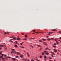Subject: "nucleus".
I'll list each match as a JSON object with an SVG mask.
<instances>
[{"instance_id":"1","label":"nucleus","mask_w":61,"mask_h":61,"mask_svg":"<svg viewBox=\"0 0 61 61\" xmlns=\"http://www.w3.org/2000/svg\"><path fill=\"white\" fill-rule=\"evenodd\" d=\"M44 53L46 54V55H48L49 54V53L47 52V51H44Z\"/></svg>"},{"instance_id":"2","label":"nucleus","mask_w":61,"mask_h":61,"mask_svg":"<svg viewBox=\"0 0 61 61\" xmlns=\"http://www.w3.org/2000/svg\"><path fill=\"white\" fill-rule=\"evenodd\" d=\"M22 60H24L25 61H27V60H28V59H22Z\"/></svg>"},{"instance_id":"3","label":"nucleus","mask_w":61,"mask_h":61,"mask_svg":"<svg viewBox=\"0 0 61 61\" xmlns=\"http://www.w3.org/2000/svg\"><path fill=\"white\" fill-rule=\"evenodd\" d=\"M53 50L54 51V52H55V53H56V52H57V50H56V49H54Z\"/></svg>"},{"instance_id":"4","label":"nucleus","mask_w":61,"mask_h":61,"mask_svg":"<svg viewBox=\"0 0 61 61\" xmlns=\"http://www.w3.org/2000/svg\"><path fill=\"white\" fill-rule=\"evenodd\" d=\"M12 60H13V61H15L16 60V59L15 58H13L12 59Z\"/></svg>"},{"instance_id":"5","label":"nucleus","mask_w":61,"mask_h":61,"mask_svg":"<svg viewBox=\"0 0 61 61\" xmlns=\"http://www.w3.org/2000/svg\"><path fill=\"white\" fill-rule=\"evenodd\" d=\"M44 44L45 45V46H47V44L45 42H43Z\"/></svg>"},{"instance_id":"6","label":"nucleus","mask_w":61,"mask_h":61,"mask_svg":"<svg viewBox=\"0 0 61 61\" xmlns=\"http://www.w3.org/2000/svg\"><path fill=\"white\" fill-rule=\"evenodd\" d=\"M16 53H17V54H18L19 55H20V53H19V52H16Z\"/></svg>"},{"instance_id":"7","label":"nucleus","mask_w":61,"mask_h":61,"mask_svg":"<svg viewBox=\"0 0 61 61\" xmlns=\"http://www.w3.org/2000/svg\"><path fill=\"white\" fill-rule=\"evenodd\" d=\"M37 46H38V47H41V46L40 45H37Z\"/></svg>"},{"instance_id":"8","label":"nucleus","mask_w":61,"mask_h":61,"mask_svg":"<svg viewBox=\"0 0 61 61\" xmlns=\"http://www.w3.org/2000/svg\"><path fill=\"white\" fill-rule=\"evenodd\" d=\"M42 40H43V41H46V40L44 39H42Z\"/></svg>"},{"instance_id":"9","label":"nucleus","mask_w":61,"mask_h":61,"mask_svg":"<svg viewBox=\"0 0 61 61\" xmlns=\"http://www.w3.org/2000/svg\"><path fill=\"white\" fill-rule=\"evenodd\" d=\"M13 53H16V51H13V52H11V54H12Z\"/></svg>"},{"instance_id":"10","label":"nucleus","mask_w":61,"mask_h":61,"mask_svg":"<svg viewBox=\"0 0 61 61\" xmlns=\"http://www.w3.org/2000/svg\"><path fill=\"white\" fill-rule=\"evenodd\" d=\"M27 55L28 56H30V55L29 54V53H27Z\"/></svg>"},{"instance_id":"11","label":"nucleus","mask_w":61,"mask_h":61,"mask_svg":"<svg viewBox=\"0 0 61 61\" xmlns=\"http://www.w3.org/2000/svg\"><path fill=\"white\" fill-rule=\"evenodd\" d=\"M20 57L22 58L23 57V55H21L20 56Z\"/></svg>"},{"instance_id":"12","label":"nucleus","mask_w":61,"mask_h":61,"mask_svg":"<svg viewBox=\"0 0 61 61\" xmlns=\"http://www.w3.org/2000/svg\"><path fill=\"white\" fill-rule=\"evenodd\" d=\"M39 42H43V41H41L40 40L39 41Z\"/></svg>"},{"instance_id":"13","label":"nucleus","mask_w":61,"mask_h":61,"mask_svg":"<svg viewBox=\"0 0 61 61\" xmlns=\"http://www.w3.org/2000/svg\"><path fill=\"white\" fill-rule=\"evenodd\" d=\"M9 33H8V32H7H7H5V34H9Z\"/></svg>"},{"instance_id":"14","label":"nucleus","mask_w":61,"mask_h":61,"mask_svg":"<svg viewBox=\"0 0 61 61\" xmlns=\"http://www.w3.org/2000/svg\"><path fill=\"white\" fill-rule=\"evenodd\" d=\"M20 39L19 38H18L17 39V40H20Z\"/></svg>"},{"instance_id":"15","label":"nucleus","mask_w":61,"mask_h":61,"mask_svg":"<svg viewBox=\"0 0 61 61\" xmlns=\"http://www.w3.org/2000/svg\"><path fill=\"white\" fill-rule=\"evenodd\" d=\"M48 58L49 59H52V58H51V57H48Z\"/></svg>"},{"instance_id":"16","label":"nucleus","mask_w":61,"mask_h":61,"mask_svg":"<svg viewBox=\"0 0 61 61\" xmlns=\"http://www.w3.org/2000/svg\"><path fill=\"white\" fill-rule=\"evenodd\" d=\"M15 46L16 47H18V46L16 45H15Z\"/></svg>"},{"instance_id":"17","label":"nucleus","mask_w":61,"mask_h":61,"mask_svg":"<svg viewBox=\"0 0 61 61\" xmlns=\"http://www.w3.org/2000/svg\"><path fill=\"white\" fill-rule=\"evenodd\" d=\"M5 58H2V60H3V61H5Z\"/></svg>"},{"instance_id":"18","label":"nucleus","mask_w":61,"mask_h":61,"mask_svg":"<svg viewBox=\"0 0 61 61\" xmlns=\"http://www.w3.org/2000/svg\"><path fill=\"white\" fill-rule=\"evenodd\" d=\"M7 57L8 58H11V57L10 56H7Z\"/></svg>"},{"instance_id":"19","label":"nucleus","mask_w":61,"mask_h":61,"mask_svg":"<svg viewBox=\"0 0 61 61\" xmlns=\"http://www.w3.org/2000/svg\"><path fill=\"white\" fill-rule=\"evenodd\" d=\"M52 33H53V32H50L49 33V34H52Z\"/></svg>"},{"instance_id":"20","label":"nucleus","mask_w":61,"mask_h":61,"mask_svg":"<svg viewBox=\"0 0 61 61\" xmlns=\"http://www.w3.org/2000/svg\"><path fill=\"white\" fill-rule=\"evenodd\" d=\"M52 46L53 47H54V48H56V46Z\"/></svg>"},{"instance_id":"21","label":"nucleus","mask_w":61,"mask_h":61,"mask_svg":"<svg viewBox=\"0 0 61 61\" xmlns=\"http://www.w3.org/2000/svg\"><path fill=\"white\" fill-rule=\"evenodd\" d=\"M23 40H27V39H26V38H25V39H23Z\"/></svg>"},{"instance_id":"22","label":"nucleus","mask_w":61,"mask_h":61,"mask_svg":"<svg viewBox=\"0 0 61 61\" xmlns=\"http://www.w3.org/2000/svg\"><path fill=\"white\" fill-rule=\"evenodd\" d=\"M47 40H48V41H50V40H51V39H49L48 38L47 39Z\"/></svg>"},{"instance_id":"23","label":"nucleus","mask_w":61,"mask_h":61,"mask_svg":"<svg viewBox=\"0 0 61 61\" xmlns=\"http://www.w3.org/2000/svg\"><path fill=\"white\" fill-rule=\"evenodd\" d=\"M20 47H21V48H24V47L23 46H21Z\"/></svg>"},{"instance_id":"24","label":"nucleus","mask_w":61,"mask_h":61,"mask_svg":"<svg viewBox=\"0 0 61 61\" xmlns=\"http://www.w3.org/2000/svg\"><path fill=\"white\" fill-rule=\"evenodd\" d=\"M52 30V31H56V30L54 29L52 30Z\"/></svg>"},{"instance_id":"25","label":"nucleus","mask_w":61,"mask_h":61,"mask_svg":"<svg viewBox=\"0 0 61 61\" xmlns=\"http://www.w3.org/2000/svg\"><path fill=\"white\" fill-rule=\"evenodd\" d=\"M51 53L53 54V55H55V54H54V53L53 52H51Z\"/></svg>"},{"instance_id":"26","label":"nucleus","mask_w":61,"mask_h":61,"mask_svg":"<svg viewBox=\"0 0 61 61\" xmlns=\"http://www.w3.org/2000/svg\"><path fill=\"white\" fill-rule=\"evenodd\" d=\"M14 43H15V44H17V41H16L15 42H14Z\"/></svg>"},{"instance_id":"27","label":"nucleus","mask_w":61,"mask_h":61,"mask_svg":"<svg viewBox=\"0 0 61 61\" xmlns=\"http://www.w3.org/2000/svg\"><path fill=\"white\" fill-rule=\"evenodd\" d=\"M56 44H58V41H56Z\"/></svg>"},{"instance_id":"28","label":"nucleus","mask_w":61,"mask_h":61,"mask_svg":"<svg viewBox=\"0 0 61 61\" xmlns=\"http://www.w3.org/2000/svg\"><path fill=\"white\" fill-rule=\"evenodd\" d=\"M15 57L16 58H18V56H16Z\"/></svg>"},{"instance_id":"29","label":"nucleus","mask_w":61,"mask_h":61,"mask_svg":"<svg viewBox=\"0 0 61 61\" xmlns=\"http://www.w3.org/2000/svg\"><path fill=\"white\" fill-rule=\"evenodd\" d=\"M25 37H27V35H25Z\"/></svg>"},{"instance_id":"30","label":"nucleus","mask_w":61,"mask_h":61,"mask_svg":"<svg viewBox=\"0 0 61 61\" xmlns=\"http://www.w3.org/2000/svg\"><path fill=\"white\" fill-rule=\"evenodd\" d=\"M44 57L45 58H47V57H46V56H44Z\"/></svg>"},{"instance_id":"31","label":"nucleus","mask_w":61,"mask_h":61,"mask_svg":"<svg viewBox=\"0 0 61 61\" xmlns=\"http://www.w3.org/2000/svg\"><path fill=\"white\" fill-rule=\"evenodd\" d=\"M10 41V42H11V43H13V42L12 41Z\"/></svg>"},{"instance_id":"32","label":"nucleus","mask_w":61,"mask_h":61,"mask_svg":"<svg viewBox=\"0 0 61 61\" xmlns=\"http://www.w3.org/2000/svg\"><path fill=\"white\" fill-rule=\"evenodd\" d=\"M51 56L52 57H54V56H53V55H51Z\"/></svg>"},{"instance_id":"33","label":"nucleus","mask_w":61,"mask_h":61,"mask_svg":"<svg viewBox=\"0 0 61 61\" xmlns=\"http://www.w3.org/2000/svg\"><path fill=\"white\" fill-rule=\"evenodd\" d=\"M48 49V48H46V50H47V49Z\"/></svg>"},{"instance_id":"34","label":"nucleus","mask_w":61,"mask_h":61,"mask_svg":"<svg viewBox=\"0 0 61 61\" xmlns=\"http://www.w3.org/2000/svg\"><path fill=\"white\" fill-rule=\"evenodd\" d=\"M13 39L14 40H15V39H16V38H15V37Z\"/></svg>"},{"instance_id":"35","label":"nucleus","mask_w":61,"mask_h":61,"mask_svg":"<svg viewBox=\"0 0 61 61\" xmlns=\"http://www.w3.org/2000/svg\"><path fill=\"white\" fill-rule=\"evenodd\" d=\"M3 46H2L0 44V46H1L2 47H3Z\"/></svg>"},{"instance_id":"36","label":"nucleus","mask_w":61,"mask_h":61,"mask_svg":"<svg viewBox=\"0 0 61 61\" xmlns=\"http://www.w3.org/2000/svg\"><path fill=\"white\" fill-rule=\"evenodd\" d=\"M44 52H42V55H44Z\"/></svg>"},{"instance_id":"37","label":"nucleus","mask_w":61,"mask_h":61,"mask_svg":"<svg viewBox=\"0 0 61 61\" xmlns=\"http://www.w3.org/2000/svg\"><path fill=\"white\" fill-rule=\"evenodd\" d=\"M23 43H24V42H22V43H21V44H20L21 45H22V44H23Z\"/></svg>"},{"instance_id":"38","label":"nucleus","mask_w":61,"mask_h":61,"mask_svg":"<svg viewBox=\"0 0 61 61\" xmlns=\"http://www.w3.org/2000/svg\"><path fill=\"white\" fill-rule=\"evenodd\" d=\"M42 48H40V50H42Z\"/></svg>"},{"instance_id":"39","label":"nucleus","mask_w":61,"mask_h":61,"mask_svg":"<svg viewBox=\"0 0 61 61\" xmlns=\"http://www.w3.org/2000/svg\"><path fill=\"white\" fill-rule=\"evenodd\" d=\"M2 57H3L2 56H0V58H2Z\"/></svg>"},{"instance_id":"40","label":"nucleus","mask_w":61,"mask_h":61,"mask_svg":"<svg viewBox=\"0 0 61 61\" xmlns=\"http://www.w3.org/2000/svg\"><path fill=\"white\" fill-rule=\"evenodd\" d=\"M55 41H56H56H57V40H56V39H55Z\"/></svg>"},{"instance_id":"41","label":"nucleus","mask_w":61,"mask_h":61,"mask_svg":"<svg viewBox=\"0 0 61 61\" xmlns=\"http://www.w3.org/2000/svg\"><path fill=\"white\" fill-rule=\"evenodd\" d=\"M30 46H31V47H32V48H33V46H31V45H30Z\"/></svg>"},{"instance_id":"42","label":"nucleus","mask_w":61,"mask_h":61,"mask_svg":"<svg viewBox=\"0 0 61 61\" xmlns=\"http://www.w3.org/2000/svg\"><path fill=\"white\" fill-rule=\"evenodd\" d=\"M51 38L52 40H54V39H53V38Z\"/></svg>"},{"instance_id":"43","label":"nucleus","mask_w":61,"mask_h":61,"mask_svg":"<svg viewBox=\"0 0 61 61\" xmlns=\"http://www.w3.org/2000/svg\"><path fill=\"white\" fill-rule=\"evenodd\" d=\"M35 30H33V31H34V32H35Z\"/></svg>"},{"instance_id":"44","label":"nucleus","mask_w":61,"mask_h":61,"mask_svg":"<svg viewBox=\"0 0 61 61\" xmlns=\"http://www.w3.org/2000/svg\"><path fill=\"white\" fill-rule=\"evenodd\" d=\"M59 33H61V31H60L59 32Z\"/></svg>"},{"instance_id":"45","label":"nucleus","mask_w":61,"mask_h":61,"mask_svg":"<svg viewBox=\"0 0 61 61\" xmlns=\"http://www.w3.org/2000/svg\"><path fill=\"white\" fill-rule=\"evenodd\" d=\"M40 58H41V57H42V56H40Z\"/></svg>"},{"instance_id":"46","label":"nucleus","mask_w":61,"mask_h":61,"mask_svg":"<svg viewBox=\"0 0 61 61\" xmlns=\"http://www.w3.org/2000/svg\"><path fill=\"white\" fill-rule=\"evenodd\" d=\"M31 61H34L33 60H31Z\"/></svg>"},{"instance_id":"47","label":"nucleus","mask_w":61,"mask_h":61,"mask_svg":"<svg viewBox=\"0 0 61 61\" xmlns=\"http://www.w3.org/2000/svg\"><path fill=\"white\" fill-rule=\"evenodd\" d=\"M2 49V48L0 47V50H1Z\"/></svg>"},{"instance_id":"48","label":"nucleus","mask_w":61,"mask_h":61,"mask_svg":"<svg viewBox=\"0 0 61 61\" xmlns=\"http://www.w3.org/2000/svg\"><path fill=\"white\" fill-rule=\"evenodd\" d=\"M13 38V36L10 37V38Z\"/></svg>"},{"instance_id":"49","label":"nucleus","mask_w":61,"mask_h":61,"mask_svg":"<svg viewBox=\"0 0 61 61\" xmlns=\"http://www.w3.org/2000/svg\"><path fill=\"white\" fill-rule=\"evenodd\" d=\"M12 50H13V51H15V50L13 49H12Z\"/></svg>"},{"instance_id":"50","label":"nucleus","mask_w":61,"mask_h":61,"mask_svg":"<svg viewBox=\"0 0 61 61\" xmlns=\"http://www.w3.org/2000/svg\"><path fill=\"white\" fill-rule=\"evenodd\" d=\"M54 45H56V43H55L54 44Z\"/></svg>"},{"instance_id":"51","label":"nucleus","mask_w":61,"mask_h":61,"mask_svg":"<svg viewBox=\"0 0 61 61\" xmlns=\"http://www.w3.org/2000/svg\"><path fill=\"white\" fill-rule=\"evenodd\" d=\"M2 53V52L1 51L0 52V54H1Z\"/></svg>"},{"instance_id":"52","label":"nucleus","mask_w":61,"mask_h":61,"mask_svg":"<svg viewBox=\"0 0 61 61\" xmlns=\"http://www.w3.org/2000/svg\"><path fill=\"white\" fill-rule=\"evenodd\" d=\"M5 50H6V49H7V48H5Z\"/></svg>"},{"instance_id":"53","label":"nucleus","mask_w":61,"mask_h":61,"mask_svg":"<svg viewBox=\"0 0 61 61\" xmlns=\"http://www.w3.org/2000/svg\"><path fill=\"white\" fill-rule=\"evenodd\" d=\"M21 34H22L23 35H24V33H22Z\"/></svg>"},{"instance_id":"54","label":"nucleus","mask_w":61,"mask_h":61,"mask_svg":"<svg viewBox=\"0 0 61 61\" xmlns=\"http://www.w3.org/2000/svg\"><path fill=\"white\" fill-rule=\"evenodd\" d=\"M30 39H34V38H31Z\"/></svg>"},{"instance_id":"55","label":"nucleus","mask_w":61,"mask_h":61,"mask_svg":"<svg viewBox=\"0 0 61 61\" xmlns=\"http://www.w3.org/2000/svg\"><path fill=\"white\" fill-rule=\"evenodd\" d=\"M10 40H13V39H10Z\"/></svg>"},{"instance_id":"56","label":"nucleus","mask_w":61,"mask_h":61,"mask_svg":"<svg viewBox=\"0 0 61 61\" xmlns=\"http://www.w3.org/2000/svg\"><path fill=\"white\" fill-rule=\"evenodd\" d=\"M24 51L25 52V53H26V51Z\"/></svg>"},{"instance_id":"57","label":"nucleus","mask_w":61,"mask_h":61,"mask_svg":"<svg viewBox=\"0 0 61 61\" xmlns=\"http://www.w3.org/2000/svg\"><path fill=\"white\" fill-rule=\"evenodd\" d=\"M58 51H59V52H60V51H59V50H58Z\"/></svg>"},{"instance_id":"58","label":"nucleus","mask_w":61,"mask_h":61,"mask_svg":"<svg viewBox=\"0 0 61 61\" xmlns=\"http://www.w3.org/2000/svg\"><path fill=\"white\" fill-rule=\"evenodd\" d=\"M49 50H51V49H49Z\"/></svg>"},{"instance_id":"59","label":"nucleus","mask_w":61,"mask_h":61,"mask_svg":"<svg viewBox=\"0 0 61 61\" xmlns=\"http://www.w3.org/2000/svg\"><path fill=\"white\" fill-rule=\"evenodd\" d=\"M45 60V61H46V59H45V60Z\"/></svg>"},{"instance_id":"60","label":"nucleus","mask_w":61,"mask_h":61,"mask_svg":"<svg viewBox=\"0 0 61 61\" xmlns=\"http://www.w3.org/2000/svg\"><path fill=\"white\" fill-rule=\"evenodd\" d=\"M57 54H58H58H59V53L58 52L57 53Z\"/></svg>"},{"instance_id":"61","label":"nucleus","mask_w":61,"mask_h":61,"mask_svg":"<svg viewBox=\"0 0 61 61\" xmlns=\"http://www.w3.org/2000/svg\"><path fill=\"white\" fill-rule=\"evenodd\" d=\"M36 33H37V34H38V32H36Z\"/></svg>"},{"instance_id":"62","label":"nucleus","mask_w":61,"mask_h":61,"mask_svg":"<svg viewBox=\"0 0 61 61\" xmlns=\"http://www.w3.org/2000/svg\"><path fill=\"white\" fill-rule=\"evenodd\" d=\"M33 34H35V33H33Z\"/></svg>"},{"instance_id":"63","label":"nucleus","mask_w":61,"mask_h":61,"mask_svg":"<svg viewBox=\"0 0 61 61\" xmlns=\"http://www.w3.org/2000/svg\"><path fill=\"white\" fill-rule=\"evenodd\" d=\"M50 34H48V35H50Z\"/></svg>"},{"instance_id":"64","label":"nucleus","mask_w":61,"mask_h":61,"mask_svg":"<svg viewBox=\"0 0 61 61\" xmlns=\"http://www.w3.org/2000/svg\"><path fill=\"white\" fill-rule=\"evenodd\" d=\"M2 56H3V54H2Z\"/></svg>"}]
</instances>
